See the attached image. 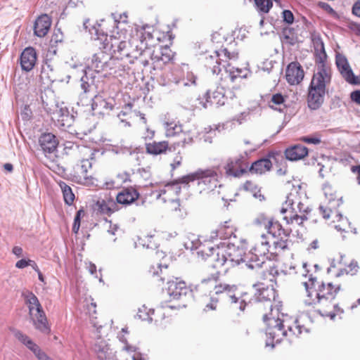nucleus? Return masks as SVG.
Here are the masks:
<instances>
[{"label": "nucleus", "mask_w": 360, "mask_h": 360, "mask_svg": "<svg viewBox=\"0 0 360 360\" xmlns=\"http://www.w3.org/2000/svg\"><path fill=\"white\" fill-rule=\"evenodd\" d=\"M282 304L276 305V315L269 316V314H264L262 320L266 324V334L268 340L266 346L275 347V343H279L283 338L291 333L295 336H299L302 333V326L298 324L297 319L292 320L286 314L281 312Z\"/></svg>", "instance_id": "f257e3e1"}, {"label": "nucleus", "mask_w": 360, "mask_h": 360, "mask_svg": "<svg viewBox=\"0 0 360 360\" xmlns=\"http://www.w3.org/2000/svg\"><path fill=\"white\" fill-rule=\"evenodd\" d=\"M314 49L316 71L309 87L326 92V86L331 82V69L326 63L327 54L321 38L316 39Z\"/></svg>", "instance_id": "f03ea898"}, {"label": "nucleus", "mask_w": 360, "mask_h": 360, "mask_svg": "<svg viewBox=\"0 0 360 360\" xmlns=\"http://www.w3.org/2000/svg\"><path fill=\"white\" fill-rule=\"evenodd\" d=\"M103 44V49L110 51L116 60H126L133 63L134 59H138L142 55L138 48L134 49L129 42L114 36L106 35Z\"/></svg>", "instance_id": "7ed1b4c3"}, {"label": "nucleus", "mask_w": 360, "mask_h": 360, "mask_svg": "<svg viewBox=\"0 0 360 360\" xmlns=\"http://www.w3.org/2000/svg\"><path fill=\"white\" fill-rule=\"evenodd\" d=\"M22 296L25 304L28 307L30 321L34 328L44 334H49L51 328L37 297L31 291L22 293Z\"/></svg>", "instance_id": "20e7f679"}, {"label": "nucleus", "mask_w": 360, "mask_h": 360, "mask_svg": "<svg viewBox=\"0 0 360 360\" xmlns=\"http://www.w3.org/2000/svg\"><path fill=\"white\" fill-rule=\"evenodd\" d=\"M253 288L256 290L255 298L258 302V309L267 310L264 314H269V316H275L276 305L281 304V302L276 300L278 296L276 290L272 286H265L263 283L254 284Z\"/></svg>", "instance_id": "39448f33"}, {"label": "nucleus", "mask_w": 360, "mask_h": 360, "mask_svg": "<svg viewBox=\"0 0 360 360\" xmlns=\"http://www.w3.org/2000/svg\"><path fill=\"white\" fill-rule=\"evenodd\" d=\"M214 295L219 302H224L234 304L240 311H244L247 305L243 296H238V287L236 285L219 283L214 286Z\"/></svg>", "instance_id": "423d86ee"}, {"label": "nucleus", "mask_w": 360, "mask_h": 360, "mask_svg": "<svg viewBox=\"0 0 360 360\" xmlns=\"http://www.w3.org/2000/svg\"><path fill=\"white\" fill-rule=\"evenodd\" d=\"M340 290V285L334 286L331 283L326 285L322 283L319 285L318 289L315 292V297L309 298L305 300L306 305H312L316 304H323L327 301L333 300L338 292Z\"/></svg>", "instance_id": "0eeeda50"}, {"label": "nucleus", "mask_w": 360, "mask_h": 360, "mask_svg": "<svg viewBox=\"0 0 360 360\" xmlns=\"http://www.w3.org/2000/svg\"><path fill=\"white\" fill-rule=\"evenodd\" d=\"M196 176L200 193L213 191L217 187L218 174L214 168L198 169Z\"/></svg>", "instance_id": "6e6552de"}, {"label": "nucleus", "mask_w": 360, "mask_h": 360, "mask_svg": "<svg viewBox=\"0 0 360 360\" xmlns=\"http://www.w3.org/2000/svg\"><path fill=\"white\" fill-rule=\"evenodd\" d=\"M225 89L221 86L217 87L216 89H208L202 96H199L200 104L204 108H207L211 106L221 107L225 105L227 101V97L225 96Z\"/></svg>", "instance_id": "1a4fd4ad"}, {"label": "nucleus", "mask_w": 360, "mask_h": 360, "mask_svg": "<svg viewBox=\"0 0 360 360\" xmlns=\"http://www.w3.org/2000/svg\"><path fill=\"white\" fill-rule=\"evenodd\" d=\"M269 244L266 240L261 241L250 252L248 260L245 259V265L250 269H260L264 264V257L269 252Z\"/></svg>", "instance_id": "9d476101"}, {"label": "nucleus", "mask_w": 360, "mask_h": 360, "mask_svg": "<svg viewBox=\"0 0 360 360\" xmlns=\"http://www.w3.org/2000/svg\"><path fill=\"white\" fill-rule=\"evenodd\" d=\"M51 119L56 126L63 130L70 127L75 121L74 115L70 114L68 108L64 103L56 104V109L51 113Z\"/></svg>", "instance_id": "9b49d317"}, {"label": "nucleus", "mask_w": 360, "mask_h": 360, "mask_svg": "<svg viewBox=\"0 0 360 360\" xmlns=\"http://www.w3.org/2000/svg\"><path fill=\"white\" fill-rule=\"evenodd\" d=\"M39 81L44 87L49 86L54 82L62 81L51 60L46 59L43 61L41 65Z\"/></svg>", "instance_id": "f8f14e48"}, {"label": "nucleus", "mask_w": 360, "mask_h": 360, "mask_svg": "<svg viewBox=\"0 0 360 360\" xmlns=\"http://www.w3.org/2000/svg\"><path fill=\"white\" fill-rule=\"evenodd\" d=\"M115 105V101L113 98H104L103 96L96 95L91 99V110L93 115L109 114Z\"/></svg>", "instance_id": "ddd939ff"}, {"label": "nucleus", "mask_w": 360, "mask_h": 360, "mask_svg": "<svg viewBox=\"0 0 360 360\" xmlns=\"http://www.w3.org/2000/svg\"><path fill=\"white\" fill-rule=\"evenodd\" d=\"M191 291L184 281H179L178 278L167 282V292L171 300H181Z\"/></svg>", "instance_id": "4468645a"}, {"label": "nucleus", "mask_w": 360, "mask_h": 360, "mask_svg": "<svg viewBox=\"0 0 360 360\" xmlns=\"http://www.w3.org/2000/svg\"><path fill=\"white\" fill-rule=\"evenodd\" d=\"M293 197L296 196L292 193H290L287 195L286 200L284 203V206L281 210V212L285 213L289 211L290 212V216L285 217L284 219L286 220L288 224L295 221L297 224L300 225L303 223L304 221L307 219V217L304 214L302 215H299L297 214V211L294 207L295 202Z\"/></svg>", "instance_id": "2eb2a0df"}, {"label": "nucleus", "mask_w": 360, "mask_h": 360, "mask_svg": "<svg viewBox=\"0 0 360 360\" xmlns=\"http://www.w3.org/2000/svg\"><path fill=\"white\" fill-rule=\"evenodd\" d=\"M335 63L342 77L349 84H357L355 77L349 62L345 55L337 53L335 56Z\"/></svg>", "instance_id": "dca6fc26"}, {"label": "nucleus", "mask_w": 360, "mask_h": 360, "mask_svg": "<svg viewBox=\"0 0 360 360\" xmlns=\"http://www.w3.org/2000/svg\"><path fill=\"white\" fill-rule=\"evenodd\" d=\"M93 349L98 360H116V352L101 338L96 340Z\"/></svg>", "instance_id": "f3484780"}, {"label": "nucleus", "mask_w": 360, "mask_h": 360, "mask_svg": "<svg viewBox=\"0 0 360 360\" xmlns=\"http://www.w3.org/2000/svg\"><path fill=\"white\" fill-rule=\"evenodd\" d=\"M39 144L43 151L46 155L47 154H52L57 151L59 141L56 135L51 132L42 133L39 137Z\"/></svg>", "instance_id": "a211bd4d"}, {"label": "nucleus", "mask_w": 360, "mask_h": 360, "mask_svg": "<svg viewBox=\"0 0 360 360\" xmlns=\"http://www.w3.org/2000/svg\"><path fill=\"white\" fill-rule=\"evenodd\" d=\"M225 253L231 266H235L241 262H245L244 258L245 251L243 246L240 247L234 243H229Z\"/></svg>", "instance_id": "6ab92c4d"}, {"label": "nucleus", "mask_w": 360, "mask_h": 360, "mask_svg": "<svg viewBox=\"0 0 360 360\" xmlns=\"http://www.w3.org/2000/svg\"><path fill=\"white\" fill-rule=\"evenodd\" d=\"M304 76V70L298 62H292L288 65L285 70V78L290 84L294 85L300 83Z\"/></svg>", "instance_id": "aec40b11"}, {"label": "nucleus", "mask_w": 360, "mask_h": 360, "mask_svg": "<svg viewBox=\"0 0 360 360\" xmlns=\"http://www.w3.org/2000/svg\"><path fill=\"white\" fill-rule=\"evenodd\" d=\"M36 50L31 46L25 48L20 56V67L22 70L30 72L34 67L37 62Z\"/></svg>", "instance_id": "412c9836"}, {"label": "nucleus", "mask_w": 360, "mask_h": 360, "mask_svg": "<svg viewBox=\"0 0 360 360\" xmlns=\"http://www.w3.org/2000/svg\"><path fill=\"white\" fill-rule=\"evenodd\" d=\"M146 151L148 154L153 155H158L166 154L167 151H172V144L169 146V142L167 141H156L146 143Z\"/></svg>", "instance_id": "4be33fe9"}, {"label": "nucleus", "mask_w": 360, "mask_h": 360, "mask_svg": "<svg viewBox=\"0 0 360 360\" xmlns=\"http://www.w3.org/2000/svg\"><path fill=\"white\" fill-rule=\"evenodd\" d=\"M326 91L309 87L307 105L309 109L316 110L319 109L324 102Z\"/></svg>", "instance_id": "5701e85b"}, {"label": "nucleus", "mask_w": 360, "mask_h": 360, "mask_svg": "<svg viewBox=\"0 0 360 360\" xmlns=\"http://www.w3.org/2000/svg\"><path fill=\"white\" fill-rule=\"evenodd\" d=\"M51 25V19L47 14L39 16L34 25V33L38 37H44L48 33Z\"/></svg>", "instance_id": "b1692460"}, {"label": "nucleus", "mask_w": 360, "mask_h": 360, "mask_svg": "<svg viewBox=\"0 0 360 360\" xmlns=\"http://www.w3.org/2000/svg\"><path fill=\"white\" fill-rule=\"evenodd\" d=\"M139 195V193L135 188L129 187L123 188L117 193L116 200L117 203L127 206L136 200Z\"/></svg>", "instance_id": "393cba45"}, {"label": "nucleus", "mask_w": 360, "mask_h": 360, "mask_svg": "<svg viewBox=\"0 0 360 360\" xmlns=\"http://www.w3.org/2000/svg\"><path fill=\"white\" fill-rule=\"evenodd\" d=\"M149 29L150 27L148 25H143L141 27H137L136 28L137 35L139 36L140 44H136V48H138L141 54L148 51V40H151L153 38V34L150 31H146V29Z\"/></svg>", "instance_id": "a878e982"}, {"label": "nucleus", "mask_w": 360, "mask_h": 360, "mask_svg": "<svg viewBox=\"0 0 360 360\" xmlns=\"http://www.w3.org/2000/svg\"><path fill=\"white\" fill-rule=\"evenodd\" d=\"M308 154V148L301 144H297L285 150V158L290 161L303 159Z\"/></svg>", "instance_id": "bb28decb"}, {"label": "nucleus", "mask_w": 360, "mask_h": 360, "mask_svg": "<svg viewBox=\"0 0 360 360\" xmlns=\"http://www.w3.org/2000/svg\"><path fill=\"white\" fill-rule=\"evenodd\" d=\"M268 227L266 229L269 233L271 234L274 238L283 236L284 237H289L292 231L288 229H283L282 225L278 221H274L270 219L269 221Z\"/></svg>", "instance_id": "cd10ccee"}, {"label": "nucleus", "mask_w": 360, "mask_h": 360, "mask_svg": "<svg viewBox=\"0 0 360 360\" xmlns=\"http://www.w3.org/2000/svg\"><path fill=\"white\" fill-rule=\"evenodd\" d=\"M272 167V163L269 158H264L252 162L249 171L252 173L262 174L266 172L270 171Z\"/></svg>", "instance_id": "c85d7f7f"}, {"label": "nucleus", "mask_w": 360, "mask_h": 360, "mask_svg": "<svg viewBox=\"0 0 360 360\" xmlns=\"http://www.w3.org/2000/svg\"><path fill=\"white\" fill-rule=\"evenodd\" d=\"M221 53L218 51L214 52V55H210L205 57V66L211 70L212 72L215 75H219L221 71L220 68V62L219 57Z\"/></svg>", "instance_id": "c756f323"}, {"label": "nucleus", "mask_w": 360, "mask_h": 360, "mask_svg": "<svg viewBox=\"0 0 360 360\" xmlns=\"http://www.w3.org/2000/svg\"><path fill=\"white\" fill-rule=\"evenodd\" d=\"M105 59H108V54L104 51L94 54L90 64L91 68L96 72L105 71Z\"/></svg>", "instance_id": "7c9ffc66"}, {"label": "nucleus", "mask_w": 360, "mask_h": 360, "mask_svg": "<svg viewBox=\"0 0 360 360\" xmlns=\"http://www.w3.org/2000/svg\"><path fill=\"white\" fill-rule=\"evenodd\" d=\"M96 210L101 214L111 215L117 210V204L112 200L106 202L104 200H98L96 203Z\"/></svg>", "instance_id": "2f4dec72"}, {"label": "nucleus", "mask_w": 360, "mask_h": 360, "mask_svg": "<svg viewBox=\"0 0 360 360\" xmlns=\"http://www.w3.org/2000/svg\"><path fill=\"white\" fill-rule=\"evenodd\" d=\"M226 176L233 177H240L243 174L247 173L246 168H238L230 158L227 160V163L224 166Z\"/></svg>", "instance_id": "473e14b6"}, {"label": "nucleus", "mask_w": 360, "mask_h": 360, "mask_svg": "<svg viewBox=\"0 0 360 360\" xmlns=\"http://www.w3.org/2000/svg\"><path fill=\"white\" fill-rule=\"evenodd\" d=\"M58 185L63 193L65 203L68 205H72L75 198V195L73 193L71 187L68 186L65 182L62 181L58 182Z\"/></svg>", "instance_id": "72a5a7b5"}, {"label": "nucleus", "mask_w": 360, "mask_h": 360, "mask_svg": "<svg viewBox=\"0 0 360 360\" xmlns=\"http://www.w3.org/2000/svg\"><path fill=\"white\" fill-rule=\"evenodd\" d=\"M208 250L212 255H209L207 252L205 254L209 257H213V260L215 262V264L212 265L214 268H218L224 266L225 264L229 263L227 257H226V253L222 252L220 254V252H218L216 255H214L215 250L213 248H210Z\"/></svg>", "instance_id": "f704fd0d"}, {"label": "nucleus", "mask_w": 360, "mask_h": 360, "mask_svg": "<svg viewBox=\"0 0 360 360\" xmlns=\"http://www.w3.org/2000/svg\"><path fill=\"white\" fill-rule=\"evenodd\" d=\"M282 35L285 42L291 46L295 45L298 41V37L295 30L292 27H285L283 29Z\"/></svg>", "instance_id": "c9c22d12"}, {"label": "nucleus", "mask_w": 360, "mask_h": 360, "mask_svg": "<svg viewBox=\"0 0 360 360\" xmlns=\"http://www.w3.org/2000/svg\"><path fill=\"white\" fill-rule=\"evenodd\" d=\"M165 52L163 51H153L151 56V60L154 61H162L163 63H167L169 62L172 57L171 56L169 52L171 51L168 49H165L164 50Z\"/></svg>", "instance_id": "e433bc0d"}, {"label": "nucleus", "mask_w": 360, "mask_h": 360, "mask_svg": "<svg viewBox=\"0 0 360 360\" xmlns=\"http://www.w3.org/2000/svg\"><path fill=\"white\" fill-rule=\"evenodd\" d=\"M183 132L181 125L174 123H167L165 132L167 137H180Z\"/></svg>", "instance_id": "4c0bfd02"}, {"label": "nucleus", "mask_w": 360, "mask_h": 360, "mask_svg": "<svg viewBox=\"0 0 360 360\" xmlns=\"http://www.w3.org/2000/svg\"><path fill=\"white\" fill-rule=\"evenodd\" d=\"M196 176L197 171H195V172L190 173L187 175L183 176L174 181L169 182L166 184V186H173L179 185V184H188L189 182L196 181V178H198Z\"/></svg>", "instance_id": "58836bf2"}, {"label": "nucleus", "mask_w": 360, "mask_h": 360, "mask_svg": "<svg viewBox=\"0 0 360 360\" xmlns=\"http://www.w3.org/2000/svg\"><path fill=\"white\" fill-rule=\"evenodd\" d=\"M219 271H215L214 272L208 275L207 277L202 278L200 283L195 286V290L196 291H198L202 288L203 285H206L210 283L217 281L219 277Z\"/></svg>", "instance_id": "ea45409f"}, {"label": "nucleus", "mask_w": 360, "mask_h": 360, "mask_svg": "<svg viewBox=\"0 0 360 360\" xmlns=\"http://www.w3.org/2000/svg\"><path fill=\"white\" fill-rule=\"evenodd\" d=\"M76 168L83 177L86 179L88 171L91 168V162L89 159H83L79 164L76 165Z\"/></svg>", "instance_id": "a19ab883"}, {"label": "nucleus", "mask_w": 360, "mask_h": 360, "mask_svg": "<svg viewBox=\"0 0 360 360\" xmlns=\"http://www.w3.org/2000/svg\"><path fill=\"white\" fill-rule=\"evenodd\" d=\"M279 239L274 241V248L276 251H284L288 249L289 237H284L283 236H278Z\"/></svg>", "instance_id": "79ce46f5"}, {"label": "nucleus", "mask_w": 360, "mask_h": 360, "mask_svg": "<svg viewBox=\"0 0 360 360\" xmlns=\"http://www.w3.org/2000/svg\"><path fill=\"white\" fill-rule=\"evenodd\" d=\"M257 9L263 13H267L273 6L271 0H255Z\"/></svg>", "instance_id": "37998d69"}, {"label": "nucleus", "mask_w": 360, "mask_h": 360, "mask_svg": "<svg viewBox=\"0 0 360 360\" xmlns=\"http://www.w3.org/2000/svg\"><path fill=\"white\" fill-rule=\"evenodd\" d=\"M154 314V309H148L146 306H142L139 309L137 316L142 321H152L153 319L150 316L151 314Z\"/></svg>", "instance_id": "c03bdc74"}, {"label": "nucleus", "mask_w": 360, "mask_h": 360, "mask_svg": "<svg viewBox=\"0 0 360 360\" xmlns=\"http://www.w3.org/2000/svg\"><path fill=\"white\" fill-rule=\"evenodd\" d=\"M193 143V138L189 135H187L186 133L183 132L182 134L179 137V140L174 142L172 144L173 150L176 149V147H185L187 144H191Z\"/></svg>", "instance_id": "a18cd8bd"}, {"label": "nucleus", "mask_w": 360, "mask_h": 360, "mask_svg": "<svg viewBox=\"0 0 360 360\" xmlns=\"http://www.w3.org/2000/svg\"><path fill=\"white\" fill-rule=\"evenodd\" d=\"M11 332L14 337L23 345L30 339L29 336L26 334L23 333L22 331L18 329L12 328L11 329Z\"/></svg>", "instance_id": "49530a36"}, {"label": "nucleus", "mask_w": 360, "mask_h": 360, "mask_svg": "<svg viewBox=\"0 0 360 360\" xmlns=\"http://www.w3.org/2000/svg\"><path fill=\"white\" fill-rule=\"evenodd\" d=\"M226 72L229 73V77L231 78V82H234L237 77H245V75H242L243 70L240 68H236L234 67L230 68L229 69L226 68Z\"/></svg>", "instance_id": "de8ad7c7"}, {"label": "nucleus", "mask_w": 360, "mask_h": 360, "mask_svg": "<svg viewBox=\"0 0 360 360\" xmlns=\"http://www.w3.org/2000/svg\"><path fill=\"white\" fill-rule=\"evenodd\" d=\"M316 282V278L314 277L311 274L309 276V282H303V285H304L305 290L307 292V296L310 299L313 296V292H311L310 290L315 286Z\"/></svg>", "instance_id": "09e8293b"}, {"label": "nucleus", "mask_w": 360, "mask_h": 360, "mask_svg": "<svg viewBox=\"0 0 360 360\" xmlns=\"http://www.w3.org/2000/svg\"><path fill=\"white\" fill-rule=\"evenodd\" d=\"M218 302L219 300H217L214 294L211 295L210 298V302L207 303L204 307V311H208L210 310H215L217 309Z\"/></svg>", "instance_id": "8fccbe9b"}, {"label": "nucleus", "mask_w": 360, "mask_h": 360, "mask_svg": "<svg viewBox=\"0 0 360 360\" xmlns=\"http://www.w3.org/2000/svg\"><path fill=\"white\" fill-rule=\"evenodd\" d=\"M318 6L333 17L335 18H338V14L337 13V12L328 3L319 2Z\"/></svg>", "instance_id": "3c124183"}, {"label": "nucleus", "mask_w": 360, "mask_h": 360, "mask_svg": "<svg viewBox=\"0 0 360 360\" xmlns=\"http://www.w3.org/2000/svg\"><path fill=\"white\" fill-rule=\"evenodd\" d=\"M283 21L289 25L294 22V15L290 10H283L282 12Z\"/></svg>", "instance_id": "603ef678"}, {"label": "nucleus", "mask_w": 360, "mask_h": 360, "mask_svg": "<svg viewBox=\"0 0 360 360\" xmlns=\"http://www.w3.org/2000/svg\"><path fill=\"white\" fill-rule=\"evenodd\" d=\"M84 78H86L88 79V75L86 70H83V75L82 76L80 79L81 82V88L83 89L84 93H86L89 91V89L90 87V83L89 81H84Z\"/></svg>", "instance_id": "864d4df0"}, {"label": "nucleus", "mask_w": 360, "mask_h": 360, "mask_svg": "<svg viewBox=\"0 0 360 360\" xmlns=\"http://www.w3.org/2000/svg\"><path fill=\"white\" fill-rule=\"evenodd\" d=\"M115 68V58L108 54V59H105V71L111 70Z\"/></svg>", "instance_id": "5fc2aeb1"}, {"label": "nucleus", "mask_w": 360, "mask_h": 360, "mask_svg": "<svg viewBox=\"0 0 360 360\" xmlns=\"http://www.w3.org/2000/svg\"><path fill=\"white\" fill-rule=\"evenodd\" d=\"M25 346L32 351L34 355L41 350L40 347L31 338L25 344Z\"/></svg>", "instance_id": "6e6d98bb"}, {"label": "nucleus", "mask_w": 360, "mask_h": 360, "mask_svg": "<svg viewBox=\"0 0 360 360\" xmlns=\"http://www.w3.org/2000/svg\"><path fill=\"white\" fill-rule=\"evenodd\" d=\"M269 274V276H271L273 278H275V276H278V271L277 269V268L276 266H271L269 268V269L268 270L267 272L266 271H262L261 273V277L263 278L264 279H266L267 277H266V274Z\"/></svg>", "instance_id": "4d7b16f0"}, {"label": "nucleus", "mask_w": 360, "mask_h": 360, "mask_svg": "<svg viewBox=\"0 0 360 360\" xmlns=\"http://www.w3.org/2000/svg\"><path fill=\"white\" fill-rule=\"evenodd\" d=\"M270 219H267L264 214H260L257 219L255 220V224L259 226H264L266 229L268 227V222Z\"/></svg>", "instance_id": "13d9d810"}, {"label": "nucleus", "mask_w": 360, "mask_h": 360, "mask_svg": "<svg viewBox=\"0 0 360 360\" xmlns=\"http://www.w3.org/2000/svg\"><path fill=\"white\" fill-rule=\"evenodd\" d=\"M301 140L307 143H312V144H319L321 142L320 136H303Z\"/></svg>", "instance_id": "bf43d9fd"}, {"label": "nucleus", "mask_w": 360, "mask_h": 360, "mask_svg": "<svg viewBox=\"0 0 360 360\" xmlns=\"http://www.w3.org/2000/svg\"><path fill=\"white\" fill-rule=\"evenodd\" d=\"M271 101L275 105H281L284 103L285 98L281 94H274L271 97Z\"/></svg>", "instance_id": "052dcab7"}, {"label": "nucleus", "mask_w": 360, "mask_h": 360, "mask_svg": "<svg viewBox=\"0 0 360 360\" xmlns=\"http://www.w3.org/2000/svg\"><path fill=\"white\" fill-rule=\"evenodd\" d=\"M320 213L325 219H328L330 217L331 210L328 207H325L323 205H320L319 207Z\"/></svg>", "instance_id": "680f3d73"}, {"label": "nucleus", "mask_w": 360, "mask_h": 360, "mask_svg": "<svg viewBox=\"0 0 360 360\" xmlns=\"http://www.w3.org/2000/svg\"><path fill=\"white\" fill-rule=\"evenodd\" d=\"M243 188L245 191L255 192L257 190V186L254 184L251 181H246L245 184H243Z\"/></svg>", "instance_id": "e2e57ef3"}, {"label": "nucleus", "mask_w": 360, "mask_h": 360, "mask_svg": "<svg viewBox=\"0 0 360 360\" xmlns=\"http://www.w3.org/2000/svg\"><path fill=\"white\" fill-rule=\"evenodd\" d=\"M182 162V157L179 154L173 160V162L170 164L172 170H174L176 167H179Z\"/></svg>", "instance_id": "0e129e2a"}, {"label": "nucleus", "mask_w": 360, "mask_h": 360, "mask_svg": "<svg viewBox=\"0 0 360 360\" xmlns=\"http://www.w3.org/2000/svg\"><path fill=\"white\" fill-rule=\"evenodd\" d=\"M347 27L356 34H360V25L354 22H348Z\"/></svg>", "instance_id": "69168bd1"}, {"label": "nucleus", "mask_w": 360, "mask_h": 360, "mask_svg": "<svg viewBox=\"0 0 360 360\" xmlns=\"http://www.w3.org/2000/svg\"><path fill=\"white\" fill-rule=\"evenodd\" d=\"M350 98L352 101L360 105V90H356L351 93Z\"/></svg>", "instance_id": "338daca9"}, {"label": "nucleus", "mask_w": 360, "mask_h": 360, "mask_svg": "<svg viewBox=\"0 0 360 360\" xmlns=\"http://www.w3.org/2000/svg\"><path fill=\"white\" fill-rule=\"evenodd\" d=\"M351 172L356 174V182L358 185H360V165L352 166Z\"/></svg>", "instance_id": "774afa93"}]
</instances>
